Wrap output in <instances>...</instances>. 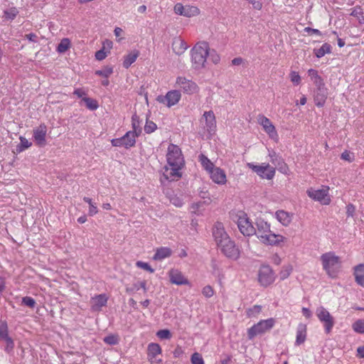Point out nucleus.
Masks as SVG:
<instances>
[{"mask_svg": "<svg viewBox=\"0 0 364 364\" xmlns=\"http://www.w3.org/2000/svg\"><path fill=\"white\" fill-rule=\"evenodd\" d=\"M167 165L164 167V177L168 181H175L181 177V170L184 165V159L181 149L171 144L167 148Z\"/></svg>", "mask_w": 364, "mask_h": 364, "instance_id": "nucleus-1", "label": "nucleus"}, {"mask_svg": "<svg viewBox=\"0 0 364 364\" xmlns=\"http://www.w3.org/2000/svg\"><path fill=\"white\" fill-rule=\"evenodd\" d=\"M256 233L259 240L264 245L270 246H281L287 240V237L280 234H276L271 230V224L263 219H259L256 223Z\"/></svg>", "mask_w": 364, "mask_h": 364, "instance_id": "nucleus-2", "label": "nucleus"}, {"mask_svg": "<svg viewBox=\"0 0 364 364\" xmlns=\"http://www.w3.org/2000/svg\"><path fill=\"white\" fill-rule=\"evenodd\" d=\"M198 161L203 169L208 173L210 178L218 185H225L227 183L225 171L215 164L204 154L198 156Z\"/></svg>", "mask_w": 364, "mask_h": 364, "instance_id": "nucleus-3", "label": "nucleus"}, {"mask_svg": "<svg viewBox=\"0 0 364 364\" xmlns=\"http://www.w3.org/2000/svg\"><path fill=\"white\" fill-rule=\"evenodd\" d=\"M192 68L200 70L205 68L208 55V43L205 41L196 43L190 51Z\"/></svg>", "mask_w": 364, "mask_h": 364, "instance_id": "nucleus-4", "label": "nucleus"}, {"mask_svg": "<svg viewBox=\"0 0 364 364\" xmlns=\"http://www.w3.org/2000/svg\"><path fill=\"white\" fill-rule=\"evenodd\" d=\"M323 270L331 278H335L341 268V259L334 252H328L321 256Z\"/></svg>", "mask_w": 364, "mask_h": 364, "instance_id": "nucleus-5", "label": "nucleus"}, {"mask_svg": "<svg viewBox=\"0 0 364 364\" xmlns=\"http://www.w3.org/2000/svg\"><path fill=\"white\" fill-rule=\"evenodd\" d=\"M274 325L275 320L273 318L259 321L247 330L249 339H253L258 335H262L269 331Z\"/></svg>", "mask_w": 364, "mask_h": 364, "instance_id": "nucleus-6", "label": "nucleus"}, {"mask_svg": "<svg viewBox=\"0 0 364 364\" xmlns=\"http://www.w3.org/2000/svg\"><path fill=\"white\" fill-rule=\"evenodd\" d=\"M237 224L240 232L244 236H252L256 233V228L254 227L252 220L244 212H239L237 214Z\"/></svg>", "mask_w": 364, "mask_h": 364, "instance_id": "nucleus-7", "label": "nucleus"}, {"mask_svg": "<svg viewBox=\"0 0 364 364\" xmlns=\"http://www.w3.org/2000/svg\"><path fill=\"white\" fill-rule=\"evenodd\" d=\"M328 191V186H322L318 188H309L307 189L306 193L312 200L318 201L322 205H328L331 201Z\"/></svg>", "mask_w": 364, "mask_h": 364, "instance_id": "nucleus-8", "label": "nucleus"}, {"mask_svg": "<svg viewBox=\"0 0 364 364\" xmlns=\"http://www.w3.org/2000/svg\"><path fill=\"white\" fill-rule=\"evenodd\" d=\"M175 87L180 92H183L186 95H193L199 91V87L196 82L184 76H178L176 77Z\"/></svg>", "mask_w": 364, "mask_h": 364, "instance_id": "nucleus-9", "label": "nucleus"}, {"mask_svg": "<svg viewBox=\"0 0 364 364\" xmlns=\"http://www.w3.org/2000/svg\"><path fill=\"white\" fill-rule=\"evenodd\" d=\"M247 166L264 179L271 180L275 175V168L269 164L263 163L256 165L253 163H247Z\"/></svg>", "mask_w": 364, "mask_h": 364, "instance_id": "nucleus-10", "label": "nucleus"}, {"mask_svg": "<svg viewBox=\"0 0 364 364\" xmlns=\"http://www.w3.org/2000/svg\"><path fill=\"white\" fill-rule=\"evenodd\" d=\"M139 135L136 132L129 131L122 137L112 139L111 144L113 146H122L129 149L134 146L136 139Z\"/></svg>", "mask_w": 364, "mask_h": 364, "instance_id": "nucleus-11", "label": "nucleus"}, {"mask_svg": "<svg viewBox=\"0 0 364 364\" xmlns=\"http://www.w3.org/2000/svg\"><path fill=\"white\" fill-rule=\"evenodd\" d=\"M221 252L229 259L237 260L240 256V251L230 238L218 246Z\"/></svg>", "mask_w": 364, "mask_h": 364, "instance_id": "nucleus-12", "label": "nucleus"}, {"mask_svg": "<svg viewBox=\"0 0 364 364\" xmlns=\"http://www.w3.org/2000/svg\"><path fill=\"white\" fill-rule=\"evenodd\" d=\"M275 279V273L270 266H261L258 272V281L262 287H267L271 285L274 283Z\"/></svg>", "mask_w": 364, "mask_h": 364, "instance_id": "nucleus-13", "label": "nucleus"}, {"mask_svg": "<svg viewBox=\"0 0 364 364\" xmlns=\"http://www.w3.org/2000/svg\"><path fill=\"white\" fill-rule=\"evenodd\" d=\"M316 314L318 320L323 323L325 331L328 333L332 330L334 325V320L330 313L323 306L316 309Z\"/></svg>", "mask_w": 364, "mask_h": 364, "instance_id": "nucleus-14", "label": "nucleus"}, {"mask_svg": "<svg viewBox=\"0 0 364 364\" xmlns=\"http://www.w3.org/2000/svg\"><path fill=\"white\" fill-rule=\"evenodd\" d=\"M181 97V92L177 90H174L168 91L166 93V95L164 96H163V95L158 96L157 100L160 103H162V104L166 105L167 107H170L173 106L176 104H177L178 102V101L180 100Z\"/></svg>", "mask_w": 364, "mask_h": 364, "instance_id": "nucleus-15", "label": "nucleus"}, {"mask_svg": "<svg viewBox=\"0 0 364 364\" xmlns=\"http://www.w3.org/2000/svg\"><path fill=\"white\" fill-rule=\"evenodd\" d=\"M47 127L45 124H41L33 130V139L36 145L43 147L46 145Z\"/></svg>", "mask_w": 364, "mask_h": 364, "instance_id": "nucleus-16", "label": "nucleus"}, {"mask_svg": "<svg viewBox=\"0 0 364 364\" xmlns=\"http://www.w3.org/2000/svg\"><path fill=\"white\" fill-rule=\"evenodd\" d=\"M174 12L176 14L190 18L198 15L200 11L196 6L190 5L183 6L181 3H177L174 6Z\"/></svg>", "mask_w": 364, "mask_h": 364, "instance_id": "nucleus-17", "label": "nucleus"}, {"mask_svg": "<svg viewBox=\"0 0 364 364\" xmlns=\"http://www.w3.org/2000/svg\"><path fill=\"white\" fill-rule=\"evenodd\" d=\"M213 235L217 245H220L224 241L230 238L225 230L222 223H217L213 230Z\"/></svg>", "mask_w": 364, "mask_h": 364, "instance_id": "nucleus-18", "label": "nucleus"}, {"mask_svg": "<svg viewBox=\"0 0 364 364\" xmlns=\"http://www.w3.org/2000/svg\"><path fill=\"white\" fill-rule=\"evenodd\" d=\"M108 300V296L105 294H101L92 296L90 299V306L93 311H101L103 306H105Z\"/></svg>", "mask_w": 364, "mask_h": 364, "instance_id": "nucleus-19", "label": "nucleus"}, {"mask_svg": "<svg viewBox=\"0 0 364 364\" xmlns=\"http://www.w3.org/2000/svg\"><path fill=\"white\" fill-rule=\"evenodd\" d=\"M274 218L281 225L288 227L291 223L294 214L284 210H279L274 213Z\"/></svg>", "mask_w": 364, "mask_h": 364, "instance_id": "nucleus-20", "label": "nucleus"}, {"mask_svg": "<svg viewBox=\"0 0 364 364\" xmlns=\"http://www.w3.org/2000/svg\"><path fill=\"white\" fill-rule=\"evenodd\" d=\"M328 92L325 85L316 87L314 91V102L318 107H322L327 98Z\"/></svg>", "mask_w": 364, "mask_h": 364, "instance_id": "nucleus-21", "label": "nucleus"}, {"mask_svg": "<svg viewBox=\"0 0 364 364\" xmlns=\"http://www.w3.org/2000/svg\"><path fill=\"white\" fill-rule=\"evenodd\" d=\"M170 282L176 285L188 284V280L183 276L182 272L176 269H172L168 272Z\"/></svg>", "mask_w": 364, "mask_h": 364, "instance_id": "nucleus-22", "label": "nucleus"}, {"mask_svg": "<svg viewBox=\"0 0 364 364\" xmlns=\"http://www.w3.org/2000/svg\"><path fill=\"white\" fill-rule=\"evenodd\" d=\"M259 123L262 126L264 130L268 134L269 137L274 139V141H277L278 134L275 130L274 126L269 121V119L262 116L259 119Z\"/></svg>", "mask_w": 364, "mask_h": 364, "instance_id": "nucleus-23", "label": "nucleus"}, {"mask_svg": "<svg viewBox=\"0 0 364 364\" xmlns=\"http://www.w3.org/2000/svg\"><path fill=\"white\" fill-rule=\"evenodd\" d=\"M188 48L186 42L180 36L175 37L172 42V50L178 55H182Z\"/></svg>", "mask_w": 364, "mask_h": 364, "instance_id": "nucleus-24", "label": "nucleus"}, {"mask_svg": "<svg viewBox=\"0 0 364 364\" xmlns=\"http://www.w3.org/2000/svg\"><path fill=\"white\" fill-rule=\"evenodd\" d=\"M200 124L206 129L208 133L215 131V115H203L200 119Z\"/></svg>", "mask_w": 364, "mask_h": 364, "instance_id": "nucleus-25", "label": "nucleus"}, {"mask_svg": "<svg viewBox=\"0 0 364 364\" xmlns=\"http://www.w3.org/2000/svg\"><path fill=\"white\" fill-rule=\"evenodd\" d=\"M171 250L170 248L166 247H162L158 248L153 257V259L156 261H160L169 257L171 255Z\"/></svg>", "mask_w": 364, "mask_h": 364, "instance_id": "nucleus-26", "label": "nucleus"}, {"mask_svg": "<svg viewBox=\"0 0 364 364\" xmlns=\"http://www.w3.org/2000/svg\"><path fill=\"white\" fill-rule=\"evenodd\" d=\"M306 325L299 323L296 330V344L301 345L303 343L306 338Z\"/></svg>", "mask_w": 364, "mask_h": 364, "instance_id": "nucleus-27", "label": "nucleus"}, {"mask_svg": "<svg viewBox=\"0 0 364 364\" xmlns=\"http://www.w3.org/2000/svg\"><path fill=\"white\" fill-rule=\"evenodd\" d=\"M210 273L219 282H221L223 279V270L220 268L219 264L216 261H212L210 264Z\"/></svg>", "mask_w": 364, "mask_h": 364, "instance_id": "nucleus-28", "label": "nucleus"}, {"mask_svg": "<svg viewBox=\"0 0 364 364\" xmlns=\"http://www.w3.org/2000/svg\"><path fill=\"white\" fill-rule=\"evenodd\" d=\"M355 282L360 286H364V264H360L354 267Z\"/></svg>", "mask_w": 364, "mask_h": 364, "instance_id": "nucleus-29", "label": "nucleus"}, {"mask_svg": "<svg viewBox=\"0 0 364 364\" xmlns=\"http://www.w3.org/2000/svg\"><path fill=\"white\" fill-rule=\"evenodd\" d=\"M162 350L159 344L156 343H150L147 347V358H154L160 355Z\"/></svg>", "mask_w": 364, "mask_h": 364, "instance_id": "nucleus-30", "label": "nucleus"}, {"mask_svg": "<svg viewBox=\"0 0 364 364\" xmlns=\"http://www.w3.org/2000/svg\"><path fill=\"white\" fill-rule=\"evenodd\" d=\"M139 52L136 50H132L127 55L124 56L123 61V66L128 68L132 63H134L136 58L139 57Z\"/></svg>", "mask_w": 364, "mask_h": 364, "instance_id": "nucleus-31", "label": "nucleus"}, {"mask_svg": "<svg viewBox=\"0 0 364 364\" xmlns=\"http://www.w3.org/2000/svg\"><path fill=\"white\" fill-rule=\"evenodd\" d=\"M308 75L316 87L325 85L322 77L318 75V71L314 69H309Z\"/></svg>", "mask_w": 364, "mask_h": 364, "instance_id": "nucleus-32", "label": "nucleus"}, {"mask_svg": "<svg viewBox=\"0 0 364 364\" xmlns=\"http://www.w3.org/2000/svg\"><path fill=\"white\" fill-rule=\"evenodd\" d=\"M331 46L327 43H323L321 48H315L314 53L318 58L323 57L326 54L331 53Z\"/></svg>", "mask_w": 364, "mask_h": 364, "instance_id": "nucleus-33", "label": "nucleus"}, {"mask_svg": "<svg viewBox=\"0 0 364 364\" xmlns=\"http://www.w3.org/2000/svg\"><path fill=\"white\" fill-rule=\"evenodd\" d=\"M292 271L293 266L291 264L284 265L279 273L280 279L284 280L287 279L291 274Z\"/></svg>", "mask_w": 364, "mask_h": 364, "instance_id": "nucleus-34", "label": "nucleus"}, {"mask_svg": "<svg viewBox=\"0 0 364 364\" xmlns=\"http://www.w3.org/2000/svg\"><path fill=\"white\" fill-rule=\"evenodd\" d=\"M82 101L85 105L91 111L95 110L98 107L97 101L90 97H83Z\"/></svg>", "mask_w": 364, "mask_h": 364, "instance_id": "nucleus-35", "label": "nucleus"}, {"mask_svg": "<svg viewBox=\"0 0 364 364\" xmlns=\"http://www.w3.org/2000/svg\"><path fill=\"white\" fill-rule=\"evenodd\" d=\"M70 47V41L67 38H63L57 47V51L60 53H63L68 50Z\"/></svg>", "mask_w": 364, "mask_h": 364, "instance_id": "nucleus-36", "label": "nucleus"}, {"mask_svg": "<svg viewBox=\"0 0 364 364\" xmlns=\"http://www.w3.org/2000/svg\"><path fill=\"white\" fill-rule=\"evenodd\" d=\"M353 330L358 333H364V319H358L352 324Z\"/></svg>", "mask_w": 364, "mask_h": 364, "instance_id": "nucleus-37", "label": "nucleus"}, {"mask_svg": "<svg viewBox=\"0 0 364 364\" xmlns=\"http://www.w3.org/2000/svg\"><path fill=\"white\" fill-rule=\"evenodd\" d=\"M20 144L17 146V151L21 152L31 146L32 144L26 138L20 136Z\"/></svg>", "mask_w": 364, "mask_h": 364, "instance_id": "nucleus-38", "label": "nucleus"}, {"mask_svg": "<svg viewBox=\"0 0 364 364\" xmlns=\"http://www.w3.org/2000/svg\"><path fill=\"white\" fill-rule=\"evenodd\" d=\"M132 128L133 132H136L139 134L141 133V122L139 120V115H133L132 117Z\"/></svg>", "mask_w": 364, "mask_h": 364, "instance_id": "nucleus-39", "label": "nucleus"}, {"mask_svg": "<svg viewBox=\"0 0 364 364\" xmlns=\"http://www.w3.org/2000/svg\"><path fill=\"white\" fill-rule=\"evenodd\" d=\"M262 311V306L259 305H255L252 308H250L247 311V316L250 318L257 317Z\"/></svg>", "mask_w": 364, "mask_h": 364, "instance_id": "nucleus-40", "label": "nucleus"}, {"mask_svg": "<svg viewBox=\"0 0 364 364\" xmlns=\"http://www.w3.org/2000/svg\"><path fill=\"white\" fill-rule=\"evenodd\" d=\"M113 73V69L112 67H105L102 70H98L95 71V75L98 76H102L107 78L109 75H111Z\"/></svg>", "mask_w": 364, "mask_h": 364, "instance_id": "nucleus-41", "label": "nucleus"}, {"mask_svg": "<svg viewBox=\"0 0 364 364\" xmlns=\"http://www.w3.org/2000/svg\"><path fill=\"white\" fill-rule=\"evenodd\" d=\"M141 288L143 289L144 292L146 291V282L143 281V282H140L139 283L134 284L132 287L127 288V291H128V292H134V291L139 290V289H141Z\"/></svg>", "mask_w": 364, "mask_h": 364, "instance_id": "nucleus-42", "label": "nucleus"}, {"mask_svg": "<svg viewBox=\"0 0 364 364\" xmlns=\"http://www.w3.org/2000/svg\"><path fill=\"white\" fill-rule=\"evenodd\" d=\"M18 14L16 8L12 7L8 10L4 11V17L9 20H14Z\"/></svg>", "mask_w": 364, "mask_h": 364, "instance_id": "nucleus-43", "label": "nucleus"}, {"mask_svg": "<svg viewBox=\"0 0 364 364\" xmlns=\"http://www.w3.org/2000/svg\"><path fill=\"white\" fill-rule=\"evenodd\" d=\"M8 336L7 323L5 321H0V340L3 341Z\"/></svg>", "mask_w": 364, "mask_h": 364, "instance_id": "nucleus-44", "label": "nucleus"}, {"mask_svg": "<svg viewBox=\"0 0 364 364\" xmlns=\"http://www.w3.org/2000/svg\"><path fill=\"white\" fill-rule=\"evenodd\" d=\"M210 60H211L214 64L219 63L220 60V57L218 53L213 49L210 50L208 47V55Z\"/></svg>", "mask_w": 364, "mask_h": 364, "instance_id": "nucleus-45", "label": "nucleus"}, {"mask_svg": "<svg viewBox=\"0 0 364 364\" xmlns=\"http://www.w3.org/2000/svg\"><path fill=\"white\" fill-rule=\"evenodd\" d=\"M104 341L109 345H116L119 343V336L117 335L111 334L104 338Z\"/></svg>", "mask_w": 364, "mask_h": 364, "instance_id": "nucleus-46", "label": "nucleus"}, {"mask_svg": "<svg viewBox=\"0 0 364 364\" xmlns=\"http://www.w3.org/2000/svg\"><path fill=\"white\" fill-rule=\"evenodd\" d=\"M156 127H157L156 124L154 122L149 121L147 118H146V124L144 126V131L147 134H150V133H152L153 132H154L156 129Z\"/></svg>", "mask_w": 364, "mask_h": 364, "instance_id": "nucleus-47", "label": "nucleus"}, {"mask_svg": "<svg viewBox=\"0 0 364 364\" xmlns=\"http://www.w3.org/2000/svg\"><path fill=\"white\" fill-rule=\"evenodd\" d=\"M156 336L161 340L170 339L171 338V333L168 329H163L157 331Z\"/></svg>", "mask_w": 364, "mask_h": 364, "instance_id": "nucleus-48", "label": "nucleus"}, {"mask_svg": "<svg viewBox=\"0 0 364 364\" xmlns=\"http://www.w3.org/2000/svg\"><path fill=\"white\" fill-rule=\"evenodd\" d=\"M191 362L192 364H205L202 355L198 353H194L191 355Z\"/></svg>", "mask_w": 364, "mask_h": 364, "instance_id": "nucleus-49", "label": "nucleus"}, {"mask_svg": "<svg viewBox=\"0 0 364 364\" xmlns=\"http://www.w3.org/2000/svg\"><path fill=\"white\" fill-rule=\"evenodd\" d=\"M136 266L137 267L143 269L150 273H153L154 272V269L147 262H144L142 261H137L136 262Z\"/></svg>", "mask_w": 364, "mask_h": 364, "instance_id": "nucleus-50", "label": "nucleus"}, {"mask_svg": "<svg viewBox=\"0 0 364 364\" xmlns=\"http://www.w3.org/2000/svg\"><path fill=\"white\" fill-rule=\"evenodd\" d=\"M289 77L291 82L294 85H298L301 83V77L298 72L291 71L289 74Z\"/></svg>", "mask_w": 364, "mask_h": 364, "instance_id": "nucleus-51", "label": "nucleus"}, {"mask_svg": "<svg viewBox=\"0 0 364 364\" xmlns=\"http://www.w3.org/2000/svg\"><path fill=\"white\" fill-rule=\"evenodd\" d=\"M6 343L5 350L8 353H10L13 350L14 347V343L12 338L8 336L6 338L3 340Z\"/></svg>", "mask_w": 364, "mask_h": 364, "instance_id": "nucleus-52", "label": "nucleus"}, {"mask_svg": "<svg viewBox=\"0 0 364 364\" xmlns=\"http://www.w3.org/2000/svg\"><path fill=\"white\" fill-rule=\"evenodd\" d=\"M202 294H203L204 296L210 298L214 295V290L211 286L207 285L203 287L202 290Z\"/></svg>", "mask_w": 364, "mask_h": 364, "instance_id": "nucleus-53", "label": "nucleus"}, {"mask_svg": "<svg viewBox=\"0 0 364 364\" xmlns=\"http://www.w3.org/2000/svg\"><path fill=\"white\" fill-rule=\"evenodd\" d=\"M341 158L344 161L352 162L355 157L353 153L349 151H345L341 154Z\"/></svg>", "mask_w": 364, "mask_h": 364, "instance_id": "nucleus-54", "label": "nucleus"}, {"mask_svg": "<svg viewBox=\"0 0 364 364\" xmlns=\"http://www.w3.org/2000/svg\"><path fill=\"white\" fill-rule=\"evenodd\" d=\"M170 202L176 207H181L183 204L182 198L177 196H173L171 197Z\"/></svg>", "mask_w": 364, "mask_h": 364, "instance_id": "nucleus-55", "label": "nucleus"}, {"mask_svg": "<svg viewBox=\"0 0 364 364\" xmlns=\"http://www.w3.org/2000/svg\"><path fill=\"white\" fill-rule=\"evenodd\" d=\"M22 303L25 304L27 306H29L31 308L34 307L36 304L35 300L30 297V296H25L22 299Z\"/></svg>", "mask_w": 364, "mask_h": 364, "instance_id": "nucleus-56", "label": "nucleus"}, {"mask_svg": "<svg viewBox=\"0 0 364 364\" xmlns=\"http://www.w3.org/2000/svg\"><path fill=\"white\" fill-rule=\"evenodd\" d=\"M107 57V53L103 49H101L95 53V58L98 60H102Z\"/></svg>", "mask_w": 364, "mask_h": 364, "instance_id": "nucleus-57", "label": "nucleus"}, {"mask_svg": "<svg viewBox=\"0 0 364 364\" xmlns=\"http://www.w3.org/2000/svg\"><path fill=\"white\" fill-rule=\"evenodd\" d=\"M97 213H98V208L97 207L96 203L91 204L89 206V211H88L89 215L93 216V215H96Z\"/></svg>", "mask_w": 364, "mask_h": 364, "instance_id": "nucleus-58", "label": "nucleus"}, {"mask_svg": "<svg viewBox=\"0 0 364 364\" xmlns=\"http://www.w3.org/2000/svg\"><path fill=\"white\" fill-rule=\"evenodd\" d=\"M304 31L308 33L309 35H313V34L318 35V36L321 35V33L319 30L316 29V28H311L310 27H306L304 28Z\"/></svg>", "mask_w": 364, "mask_h": 364, "instance_id": "nucleus-59", "label": "nucleus"}, {"mask_svg": "<svg viewBox=\"0 0 364 364\" xmlns=\"http://www.w3.org/2000/svg\"><path fill=\"white\" fill-rule=\"evenodd\" d=\"M253 8L257 10H261L262 8V4L259 1L251 0L250 1Z\"/></svg>", "mask_w": 364, "mask_h": 364, "instance_id": "nucleus-60", "label": "nucleus"}, {"mask_svg": "<svg viewBox=\"0 0 364 364\" xmlns=\"http://www.w3.org/2000/svg\"><path fill=\"white\" fill-rule=\"evenodd\" d=\"M355 212V207L352 204H348L346 207V213L348 216H353Z\"/></svg>", "mask_w": 364, "mask_h": 364, "instance_id": "nucleus-61", "label": "nucleus"}, {"mask_svg": "<svg viewBox=\"0 0 364 364\" xmlns=\"http://www.w3.org/2000/svg\"><path fill=\"white\" fill-rule=\"evenodd\" d=\"M148 360L150 364H162V360L158 358V356L154 358H148Z\"/></svg>", "mask_w": 364, "mask_h": 364, "instance_id": "nucleus-62", "label": "nucleus"}, {"mask_svg": "<svg viewBox=\"0 0 364 364\" xmlns=\"http://www.w3.org/2000/svg\"><path fill=\"white\" fill-rule=\"evenodd\" d=\"M302 314L306 318H310L312 316L311 311L306 307H303L301 309Z\"/></svg>", "mask_w": 364, "mask_h": 364, "instance_id": "nucleus-63", "label": "nucleus"}, {"mask_svg": "<svg viewBox=\"0 0 364 364\" xmlns=\"http://www.w3.org/2000/svg\"><path fill=\"white\" fill-rule=\"evenodd\" d=\"M356 355L360 358H364V346H360L357 348Z\"/></svg>", "mask_w": 364, "mask_h": 364, "instance_id": "nucleus-64", "label": "nucleus"}]
</instances>
